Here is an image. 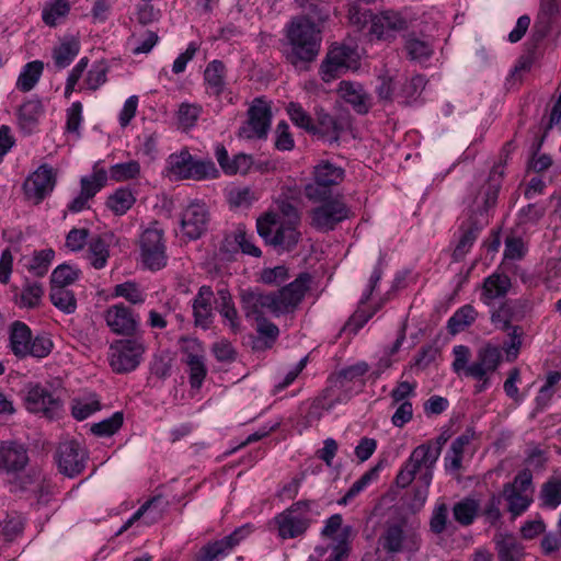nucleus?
<instances>
[{"instance_id":"3","label":"nucleus","mask_w":561,"mask_h":561,"mask_svg":"<svg viewBox=\"0 0 561 561\" xmlns=\"http://www.w3.org/2000/svg\"><path fill=\"white\" fill-rule=\"evenodd\" d=\"M455 359L451 364L453 370L457 375L463 374L479 381L474 386V393L485 391L491 383L489 374L497 370L502 363V352L500 347L488 343L480 347L477 352V358L473 363L468 364L471 351L467 345H456L453 348Z\"/></svg>"},{"instance_id":"19","label":"nucleus","mask_w":561,"mask_h":561,"mask_svg":"<svg viewBox=\"0 0 561 561\" xmlns=\"http://www.w3.org/2000/svg\"><path fill=\"white\" fill-rule=\"evenodd\" d=\"M482 228L483 226L478 220L476 214H471L460 222L458 227L459 239L451 254L454 262H460L465 259L477 241Z\"/></svg>"},{"instance_id":"45","label":"nucleus","mask_w":561,"mask_h":561,"mask_svg":"<svg viewBox=\"0 0 561 561\" xmlns=\"http://www.w3.org/2000/svg\"><path fill=\"white\" fill-rule=\"evenodd\" d=\"M219 313L229 321L232 330L239 329V317L236 309L232 296L227 288H220L217 290Z\"/></svg>"},{"instance_id":"48","label":"nucleus","mask_w":561,"mask_h":561,"mask_svg":"<svg viewBox=\"0 0 561 561\" xmlns=\"http://www.w3.org/2000/svg\"><path fill=\"white\" fill-rule=\"evenodd\" d=\"M542 505L557 508L561 504V478L550 477L540 490Z\"/></svg>"},{"instance_id":"6","label":"nucleus","mask_w":561,"mask_h":561,"mask_svg":"<svg viewBox=\"0 0 561 561\" xmlns=\"http://www.w3.org/2000/svg\"><path fill=\"white\" fill-rule=\"evenodd\" d=\"M25 409L33 414L54 420L60 416L64 402L50 385L28 382L23 397Z\"/></svg>"},{"instance_id":"5","label":"nucleus","mask_w":561,"mask_h":561,"mask_svg":"<svg viewBox=\"0 0 561 561\" xmlns=\"http://www.w3.org/2000/svg\"><path fill=\"white\" fill-rule=\"evenodd\" d=\"M256 230L266 244L287 252L296 248L301 237L298 226L278 222L274 214L260 217L256 221Z\"/></svg>"},{"instance_id":"63","label":"nucleus","mask_w":561,"mask_h":561,"mask_svg":"<svg viewBox=\"0 0 561 561\" xmlns=\"http://www.w3.org/2000/svg\"><path fill=\"white\" fill-rule=\"evenodd\" d=\"M508 332V341L503 343V350L506 353V359L513 362L518 357L522 347V337L524 330L519 325H512Z\"/></svg>"},{"instance_id":"52","label":"nucleus","mask_w":561,"mask_h":561,"mask_svg":"<svg viewBox=\"0 0 561 561\" xmlns=\"http://www.w3.org/2000/svg\"><path fill=\"white\" fill-rule=\"evenodd\" d=\"M89 253L91 265L95 270H101L106 265L110 256L108 244L101 236H96L89 242Z\"/></svg>"},{"instance_id":"46","label":"nucleus","mask_w":561,"mask_h":561,"mask_svg":"<svg viewBox=\"0 0 561 561\" xmlns=\"http://www.w3.org/2000/svg\"><path fill=\"white\" fill-rule=\"evenodd\" d=\"M54 257L55 251L50 248L41 251H34L33 256L28 263L25 264V267L34 276L43 277L47 274Z\"/></svg>"},{"instance_id":"12","label":"nucleus","mask_w":561,"mask_h":561,"mask_svg":"<svg viewBox=\"0 0 561 561\" xmlns=\"http://www.w3.org/2000/svg\"><path fill=\"white\" fill-rule=\"evenodd\" d=\"M104 320L111 332L127 337H141L140 316L123 302L110 306L104 312Z\"/></svg>"},{"instance_id":"16","label":"nucleus","mask_w":561,"mask_h":561,"mask_svg":"<svg viewBox=\"0 0 561 561\" xmlns=\"http://www.w3.org/2000/svg\"><path fill=\"white\" fill-rule=\"evenodd\" d=\"M215 157L218 161L224 173L227 175H233L237 173L247 174L251 171L254 172H268L270 169L267 165L265 168L254 164L253 157L251 154H247L240 152L233 158H230L226 147L222 144H218L215 149Z\"/></svg>"},{"instance_id":"56","label":"nucleus","mask_w":561,"mask_h":561,"mask_svg":"<svg viewBox=\"0 0 561 561\" xmlns=\"http://www.w3.org/2000/svg\"><path fill=\"white\" fill-rule=\"evenodd\" d=\"M70 10L68 0H53L43 9L42 18L46 25L56 26L58 20L65 18Z\"/></svg>"},{"instance_id":"31","label":"nucleus","mask_w":561,"mask_h":561,"mask_svg":"<svg viewBox=\"0 0 561 561\" xmlns=\"http://www.w3.org/2000/svg\"><path fill=\"white\" fill-rule=\"evenodd\" d=\"M44 113V106L38 99L24 102L19 108V124L21 129L32 133L36 127L39 117Z\"/></svg>"},{"instance_id":"28","label":"nucleus","mask_w":561,"mask_h":561,"mask_svg":"<svg viewBox=\"0 0 561 561\" xmlns=\"http://www.w3.org/2000/svg\"><path fill=\"white\" fill-rule=\"evenodd\" d=\"M32 330L25 322L15 320L10 324L9 347L16 358H25V353L32 342Z\"/></svg>"},{"instance_id":"25","label":"nucleus","mask_w":561,"mask_h":561,"mask_svg":"<svg viewBox=\"0 0 561 561\" xmlns=\"http://www.w3.org/2000/svg\"><path fill=\"white\" fill-rule=\"evenodd\" d=\"M511 287V278L506 274L496 271L483 279L480 300L490 306L495 299L504 298Z\"/></svg>"},{"instance_id":"17","label":"nucleus","mask_w":561,"mask_h":561,"mask_svg":"<svg viewBox=\"0 0 561 561\" xmlns=\"http://www.w3.org/2000/svg\"><path fill=\"white\" fill-rule=\"evenodd\" d=\"M368 23L370 24L369 33L383 41L394 38L397 33L407 28V21L399 13L390 10L380 14H374L370 10Z\"/></svg>"},{"instance_id":"26","label":"nucleus","mask_w":561,"mask_h":561,"mask_svg":"<svg viewBox=\"0 0 561 561\" xmlns=\"http://www.w3.org/2000/svg\"><path fill=\"white\" fill-rule=\"evenodd\" d=\"M501 178H478L472 185L478 188L473 203L477 204L479 210L488 211L495 206L501 190Z\"/></svg>"},{"instance_id":"29","label":"nucleus","mask_w":561,"mask_h":561,"mask_svg":"<svg viewBox=\"0 0 561 561\" xmlns=\"http://www.w3.org/2000/svg\"><path fill=\"white\" fill-rule=\"evenodd\" d=\"M238 249H240L243 254L253 257H260L262 255L260 248L252 242L244 227L241 226L237 228L232 236H226L220 247V251L226 253L236 252Z\"/></svg>"},{"instance_id":"53","label":"nucleus","mask_w":561,"mask_h":561,"mask_svg":"<svg viewBox=\"0 0 561 561\" xmlns=\"http://www.w3.org/2000/svg\"><path fill=\"white\" fill-rule=\"evenodd\" d=\"M364 305L358 304V308L348 318L346 323L343 325L341 333L346 332L351 335H356L358 331L375 316L378 308L367 310L363 308Z\"/></svg>"},{"instance_id":"43","label":"nucleus","mask_w":561,"mask_h":561,"mask_svg":"<svg viewBox=\"0 0 561 561\" xmlns=\"http://www.w3.org/2000/svg\"><path fill=\"white\" fill-rule=\"evenodd\" d=\"M354 536V528L345 525L341 533L335 537L336 545L327 561H346L351 552V541Z\"/></svg>"},{"instance_id":"4","label":"nucleus","mask_w":561,"mask_h":561,"mask_svg":"<svg viewBox=\"0 0 561 561\" xmlns=\"http://www.w3.org/2000/svg\"><path fill=\"white\" fill-rule=\"evenodd\" d=\"M286 37L290 45L287 59L295 67L311 62L319 55L321 31L310 18L305 15L293 18L287 25Z\"/></svg>"},{"instance_id":"64","label":"nucleus","mask_w":561,"mask_h":561,"mask_svg":"<svg viewBox=\"0 0 561 561\" xmlns=\"http://www.w3.org/2000/svg\"><path fill=\"white\" fill-rule=\"evenodd\" d=\"M496 549L500 561H519L522 548L514 538L502 539L496 543Z\"/></svg>"},{"instance_id":"51","label":"nucleus","mask_w":561,"mask_h":561,"mask_svg":"<svg viewBox=\"0 0 561 561\" xmlns=\"http://www.w3.org/2000/svg\"><path fill=\"white\" fill-rule=\"evenodd\" d=\"M376 0H347L350 23L363 28L367 25V19L370 16L368 4Z\"/></svg>"},{"instance_id":"58","label":"nucleus","mask_w":561,"mask_h":561,"mask_svg":"<svg viewBox=\"0 0 561 561\" xmlns=\"http://www.w3.org/2000/svg\"><path fill=\"white\" fill-rule=\"evenodd\" d=\"M188 367V382L192 389L198 390L207 376L205 357L197 359H182Z\"/></svg>"},{"instance_id":"54","label":"nucleus","mask_w":561,"mask_h":561,"mask_svg":"<svg viewBox=\"0 0 561 561\" xmlns=\"http://www.w3.org/2000/svg\"><path fill=\"white\" fill-rule=\"evenodd\" d=\"M124 423V413L122 411H117L112 414V416L102 420L101 422L94 423L91 426V432L95 436L99 437H108L114 435Z\"/></svg>"},{"instance_id":"50","label":"nucleus","mask_w":561,"mask_h":561,"mask_svg":"<svg viewBox=\"0 0 561 561\" xmlns=\"http://www.w3.org/2000/svg\"><path fill=\"white\" fill-rule=\"evenodd\" d=\"M81 272L70 265L64 263L58 265L50 275V288H67L73 284L80 276Z\"/></svg>"},{"instance_id":"21","label":"nucleus","mask_w":561,"mask_h":561,"mask_svg":"<svg viewBox=\"0 0 561 561\" xmlns=\"http://www.w3.org/2000/svg\"><path fill=\"white\" fill-rule=\"evenodd\" d=\"M337 92L359 115L367 114L371 108V95L358 82L343 80L339 83Z\"/></svg>"},{"instance_id":"22","label":"nucleus","mask_w":561,"mask_h":561,"mask_svg":"<svg viewBox=\"0 0 561 561\" xmlns=\"http://www.w3.org/2000/svg\"><path fill=\"white\" fill-rule=\"evenodd\" d=\"M343 130L344 126L336 117L327 113L323 108L316 111V123L313 122V129L310 134L329 145H333L339 144Z\"/></svg>"},{"instance_id":"40","label":"nucleus","mask_w":561,"mask_h":561,"mask_svg":"<svg viewBox=\"0 0 561 561\" xmlns=\"http://www.w3.org/2000/svg\"><path fill=\"white\" fill-rule=\"evenodd\" d=\"M80 51L79 41L71 38L60 43L53 50L55 66L59 69L68 67Z\"/></svg>"},{"instance_id":"33","label":"nucleus","mask_w":561,"mask_h":561,"mask_svg":"<svg viewBox=\"0 0 561 561\" xmlns=\"http://www.w3.org/2000/svg\"><path fill=\"white\" fill-rule=\"evenodd\" d=\"M478 311L472 305H465L457 309L447 321V330L456 335L469 328L477 319Z\"/></svg>"},{"instance_id":"24","label":"nucleus","mask_w":561,"mask_h":561,"mask_svg":"<svg viewBox=\"0 0 561 561\" xmlns=\"http://www.w3.org/2000/svg\"><path fill=\"white\" fill-rule=\"evenodd\" d=\"M526 304L520 299H507L491 313V322L501 331H508L513 321L525 317Z\"/></svg>"},{"instance_id":"27","label":"nucleus","mask_w":561,"mask_h":561,"mask_svg":"<svg viewBox=\"0 0 561 561\" xmlns=\"http://www.w3.org/2000/svg\"><path fill=\"white\" fill-rule=\"evenodd\" d=\"M214 296L210 286L199 287L197 295L193 300V316L196 327L208 329L213 322V312L210 300Z\"/></svg>"},{"instance_id":"61","label":"nucleus","mask_w":561,"mask_h":561,"mask_svg":"<svg viewBox=\"0 0 561 561\" xmlns=\"http://www.w3.org/2000/svg\"><path fill=\"white\" fill-rule=\"evenodd\" d=\"M44 289L39 283H27L20 296L21 308L35 309L41 305Z\"/></svg>"},{"instance_id":"38","label":"nucleus","mask_w":561,"mask_h":561,"mask_svg":"<svg viewBox=\"0 0 561 561\" xmlns=\"http://www.w3.org/2000/svg\"><path fill=\"white\" fill-rule=\"evenodd\" d=\"M382 468V462H378L375 467L366 471L358 480H356L346 493L337 501L339 505H347L353 501L368 484L378 478L379 470Z\"/></svg>"},{"instance_id":"37","label":"nucleus","mask_w":561,"mask_h":561,"mask_svg":"<svg viewBox=\"0 0 561 561\" xmlns=\"http://www.w3.org/2000/svg\"><path fill=\"white\" fill-rule=\"evenodd\" d=\"M416 451L413 449L410 457L401 466L394 483L398 488L404 489L414 480L416 472L422 467V462H426L421 457H415Z\"/></svg>"},{"instance_id":"10","label":"nucleus","mask_w":561,"mask_h":561,"mask_svg":"<svg viewBox=\"0 0 561 561\" xmlns=\"http://www.w3.org/2000/svg\"><path fill=\"white\" fill-rule=\"evenodd\" d=\"M55 459L61 474L76 478L84 471L89 453L80 442L70 439L58 445Z\"/></svg>"},{"instance_id":"60","label":"nucleus","mask_w":561,"mask_h":561,"mask_svg":"<svg viewBox=\"0 0 561 561\" xmlns=\"http://www.w3.org/2000/svg\"><path fill=\"white\" fill-rule=\"evenodd\" d=\"M253 530V526L251 524L242 525L236 528L231 534L225 536L221 539H218L217 542L225 550L226 556H228L241 541H243Z\"/></svg>"},{"instance_id":"7","label":"nucleus","mask_w":561,"mask_h":561,"mask_svg":"<svg viewBox=\"0 0 561 561\" xmlns=\"http://www.w3.org/2000/svg\"><path fill=\"white\" fill-rule=\"evenodd\" d=\"M314 501L300 500L293 503L274 517L278 536L282 539H294L304 535L311 525V506Z\"/></svg>"},{"instance_id":"35","label":"nucleus","mask_w":561,"mask_h":561,"mask_svg":"<svg viewBox=\"0 0 561 561\" xmlns=\"http://www.w3.org/2000/svg\"><path fill=\"white\" fill-rule=\"evenodd\" d=\"M502 497L507 502V511L513 517L520 516L533 503V499L528 494L515 491L511 485H503Z\"/></svg>"},{"instance_id":"39","label":"nucleus","mask_w":561,"mask_h":561,"mask_svg":"<svg viewBox=\"0 0 561 561\" xmlns=\"http://www.w3.org/2000/svg\"><path fill=\"white\" fill-rule=\"evenodd\" d=\"M404 49L408 57L417 62H424L433 55V46L428 41L420 39L414 35H410L405 39Z\"/></svg>"},{"instance_id":"49","label":"nucleus","mask_w":561,"mask_h":561,"mask_svg":"<svg viewBox=\"0 0 561 561\" xmlns=\"http://www.w3.org/2000/svg\"><path fill=\"white\" fill-rule=\"evenodd\" d=\"M49 299L57 309L67 314H71L77 310L76 296L68 288H50Z\"/></svg>"},{"instance_id":"41","label":"nucleus","mask_w":561,"mask_h":561,"mask_svg":"<svg viewBox=\"0 0 561 561\" xmlns=\"http://www.w3.org/2000/svg\"><path fill=\"white\" fill-rule=\"evenodd\" d=\"M226 67L221 60L210 61L205 71L204 79L216 95H219L225 89Z\"/></svg>"},{"instance_id":"57","label":"nucleus","mask_w":561,"mask_h":561,"mask_svg":"<svg viewBox=\"0 0 561 561\" xmlns=\"http://www.w3.org/2000/svg\"><path fill=\"white\" fill-rule=\"evenodd\" d=\"M369 370V365L366 362H357L356 364L350 365L336 371L330 376V380L334 379L341 387L344 386V381H354L362 378Z\"/></svg>"},{"instance_id":"11","label":"nucleus","mask_w":561,"mask_h":561,"mask_svg":"<svg viewBox=\"0 0 561 561\" xmlns=\"http://www.w3.org/2000/svg\"><path fill=\"white\" fill-rule=\"evenodd\" d=\"M357 54L346 45L332 46L320 66V76L324 82H331L350 69H355Z\"/></svg>"},{"instance_id":"20","label":"nucleus","mask_w":561,"mask_h":561,"mask_svg":"<svg viewBox=\"0 0 561 561\" xmlns=\"http://www.w3.org/2000/svg\"><path fill=\"white\" fill-rule=\"evenodd\" d=\"M28 463L25 446L16 440H5L0 445V469L8 473L22 471Z\"/></svg>"},{"instance_id":"36","label":"nucleus","mask_w":561,"mask_h":561,"mask_svg":"<svg viewBox=\"0 0 561 561\" xmlns=\"http://www.w3.org/2000/svg\"><path fill=\"white\" fill-rule=\"evenodd\" d=\"M256 331L259 337L253 342L254 350L271 348L279 336V329L276 324L268 321L266 318L257 319Z\"/></svg>"},{"instance_id":"62","label":"nucleus","mask_w":561,"mask_h":561,"mask_svg":"<svg viewBox=\"0 0 561 561\" xmlns=\"http://www.w3.org/2000/svg\"><path fill=\"white\" fill-rule=\"evenodd\" d=\"M181 353L184 355L183 359H197L205 357V347L202 341L197 337L183 335L179 339Z\"/></svg>"},{"instance_id":"8","label":"nucleus","mask_w":561,"mask_h":561,"mask_svg":"<svg viewBox=\"0 0 561 561\" xmlns=\"http://www.w3.org/2000/svg\"><path fill=\"white\" fill-rule=\"evenodd\" d=\"M146 351L142 337L116 340L110 345L108 362L116 374H127L135 370Z\"/></svg>"},{"instance_id":"23","label":"nucleus","mask_w":561,"mask_h":561,"mask_svg":"<svg viewBox=\"0 0 561 561\" xmlns=\"http://www.w3.org/2000/svg\"><path fill=\"white\" fill-rule=\"evenodd\" d=\"M56 184L57 178H24L21 185L23 199L37 206L51 195Z\"/></svg>"},{"instance_id":"32","label":"nucleus","mask_w":561,"mask_h":561,"mask_svg":"<svg viewBox=\"0 0 561 561\" xmlns=\"http://www.w3.org/2000/svg\"><path fill=\"white\" fill-rule=\"evenodd\" d=\"M26 517L16 511L7 513L3 520L0 522V534L5 541L12 542L23 535L26 526Z\"/></svg>"},{"instance_id":"44","label":"nucleus","mask_w":561,"mask_h":561,"mask_svg":"<svg viewBox=\"0 0 561 561\" xmlns=\"http://www.w3.org/2000/svg\"><path fill=\"white\" fill-rule=\"evenodd\" d=\"M112 297H122L131 305H142L146 300V294L139 284L134 280H127L113 287Z\"/></svg>"},{"instance_id":"18","label":"nucleus","mask_w":561,"mask_h":561,"mask_svg":"<svg viewBox=\"0 0 561 561\" xmlns=\"http://www.w3.org/2000/svg\"><path fill=\"white\" fill-rule=\"evenodd\" d=\"M408 517L398 516L386 520L383 531L379 537V545L387 553H400L404 549L407 535Z\"/></svg>"},{"instance_id":"34","label":"nucleus","mask_w":561,"mask_h":561,"mask_svg":"<svg viewBox=\"0 0 561 561\" xmlns=\"http://www.w3.org/2000/svg\"><path fill=\"white\" fill-rule=\"evenodd\" d=\"M44 64L41 60L27 62L16 80V89L21 92L31 91L42 77Z\"/></svg>"},{"instance_id":"59","label":"nucleus","mask_w":561,"mask_h":561,"mask_svg":"<svg viewBox=\"0 0 561 561\" xmlns=\"http://www.w3.org/2000/svg\"><path fill=\"white\" fill-rule=\"evenodd\" d=\"M54 348L53 340L46 334H37L32 337V342L30 343L25 358L32 356L37 359H42L47 357Z\"/></svg>"},{"instance_id":"2","label":"nucleus","mask_w":561,"mask_h":561,"mask_svg":"<svg viewBox=\"0 0 561 561\" xmlns=\"http://www.w3.org/2000/svg\"><path fill=\"white\" fill-rule=\"evenodd\" d=\"M312 183L306 184L305 196L309 202L318 204L310 210V225L318 231H332L339 224L350 218L351 209L343 194L333 191L339 184L336 178H313Z\"/></svg>"},{"instance_id":"30","label":"nucleus","mask_w":561,"mask_h":561,"mask_svg":"<svg viewBox=\"0 0 561 561\" xmlns=\"http://www.w3.org/2000/svg\"><path fill=\"white\" fill-rule=\"evenodd\" d=\"M480 515V503L477 499L466 496L454 504V519L461 526L468 527L472 525Z\"/></svg>"},{"instance_id":"9","label":"nucleus","mask_w":561,"mask_h":561,"mask_svg":"<svg viewBox=\"0 0 561 561\" xmlns=\"http://www.w3.org/2000/svg\"><path fill=\"white\" fill-rule=\"evenodd\" d=\"M139 248L146 268L157 272L165 267L168 255L162 229L147 228L140 236Z\"/></svg>"},{"instance_id":"15","label":"nucleus","mask_w":561,"mask_h":561,"mask_svg":"<svg viewBox=\"0 0 561 561\" xmlns=\"http://www.w3.org/2000/svg\"><path fill=\"white\" fill-rule=\"evenodd\" d=\"M257 103L253 104L248 110V119L239 128L238 135L244 139H263L266 138L271 127L272 112L270 106L261 100H255Z\"/></svg>"},{"instance_id":"42","label":"nucleus","mask_w":561,"mask_h":561,"mask_svg":"<svg viewBox=\"0 0 561 561\" xmlns=\"http://www.w3.org/2000/svg\"><path fill=\"white\" fill-rule=\"evenodd\" d=\"M448 439L449 435L447 434V432H443L436 438L431 439L415 447V457H421L422 459H425V461L428 462H437L442 449Z\"/></svg>"},{"instance_id":"55","label":"nucleus","mask_w":561,"mask_h":561,"mask_svg":"<svg viewBox=\"0 0 561 561\" xmlns=\"http://www.w3.org/2000/svg\"><path fill=\"white\" fill-rule=\"evenodd\" d=\"M448 505L445 502L435 504L430 517V530L434 535H442L451 523L448 519Z\"/></svg>"},{"instance_id":"14","label":"nucleus","mask_w":561,"mask_h":561,"mask_svg":"<svg viewBox=\"0 0 561 561\" xmlns=\"http://www.w3.org/2000/svg\"><path fill=\"white\" fill-rule=\"evenodd\" d=\"M168 170L172 175H217L218 170L210 160H194L186 148L168 158Z\"/></svg>"},{"instance_id":"13","label":"nucleus","mask_w":561,"mask_h":561,"mask_svg":"<svg viewBox=\"0 0 561 561\" xmlns=\"http://www.w3.org/2000/svg\"><path fill=\"white\" fill-rule=\"evenodd\" d=\"M210 214L204 203L193 202L187 205L180 219L182 239L194 241L201 239L208 230Z\"/></svg>"},{"instance_id":"47","label":"nucleus","mask_w":561,"mask_h":561,"mask_svg":"<svg viewBox=\"0 0 561 561\" xmlns=\"http://www.w3.org/2000/svg\"><path fill=\"white\" fill-rule=\"evenodd\" d=\"M136 198L127 187L117 188L107 201L106 206L116 215H124L131 208Z\"/></svg>"},{"instance_id":"1","label":"nucleus","mask_w":561,"mask_h":561,"mask_svg":"<svg viewBox=\"0 0 561 561\" xmlns=\"http://www.w3.org/2000/svg\"><path fill=\"white\" fill-rule=\"evenodd\" d=\"M311 275L300 273L293 282L275 291L264 293L260 288L240 291V304L248 319H263L265 311L279 318L294 313L310 288Z\"/></svg>"}]
</instances>
